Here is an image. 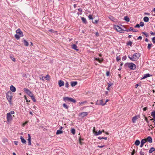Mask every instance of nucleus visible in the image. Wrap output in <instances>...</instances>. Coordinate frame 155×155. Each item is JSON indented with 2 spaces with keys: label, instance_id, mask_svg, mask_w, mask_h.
<instances>
[{
  "label": "nucleus",
  "instance_id": "f257e3e1",
  "mask_svg": "<svg viewBox=\"0 0 155 155\" xmlns=\"http://www.w3.org/2000/svg\"><path fill=\"white\" fill-rule=\"evenodd\" d=\"M16 34L15 35V38L17 40L19 39L20 37L23 36V33L22 32L21 30L19 28L16 30Z\"/></svg>",
  "mask_w": 155,
  "mask_h": 155
},
{
  "label": "nucleus",
  "instance_id": "f03ea898",
  "mask_svg": "<svg viewBox=\"0 0 155 155\" xmlns=\"http://www.w3.org/2000/svg\"><path fill=\"white\" fill-rule=\"evenodd\" d=\"M124 66L126 68L128 67L131 70H134L136 68V65L133 63H126L124 64Z\"/></svg>",
  "mask_w": 155,
  "mask_h": 155
},
{
  "label": "nucleus",
  "instance_id": "7ed1b4c3",
  "mask_svg": "<svg viewBox=\"0 0 155 155\" xmlns=\"http://www.w3.org/2000/svg\"><path fill=\"white\" fill-rule=\"evenodd\" d=\"M6 97L9 103L11 104L12 97V92L10 91L7 92L6 94Z\"/></svg>",
  "mask_w": 155,
  "mask_h": 155
},
{
  "label": "nucleus",
  "instance_id": "20e7f679",
  "mask_svg": "<svg viewBox=\"0 0 155 155\" xmlns=\"http://www.w3.org/2000/svg\"><path fill=\"white\" fill-rule=\"evenodd\" d=\"M63 101L65 102H73L75 103L76 102V101L74 99L69 97H64L63 98Z\"/></svg>",
  "mask_w": 155,
  "mask_h": 155
},
{
  "label": "nucleus",
  "instance_id": "39448f33",
  "mask_svg": "<svg viewBox=\"0 0 155 155\" xmlns=\"http://www.w3.org/2000/svg\"><path fill=\"white\" fill-rule=\"evenodd\" d=\"M7 122L9 123L12 119V116L10 113H7L6 115Z\"/></svg>",
  "mask_w": 155,
  "mask_h": 155
},
{
  "label": "nucleus",
  "instance_id": "423d86ee",
  "mask_svg": "<svg viewBox=\"0 0 155 155\" xmlns=\"http://www.w3.org/2000/svg\"><path fill=\"white\" fill-rule=\"evenodd\" d=\"M133 57H134V61H137L139 59L140 55L139 53H135L133 55Z\"/></svg>",
  "mask_w": 155,
  "mask_h": 155
},
{
  "label": "nucleus",
  "instance_id": "0eeeda50",
  "mask_svg": "<svg viewBox=\"0 0 155 155\" xmlns=\"http://www.w3.org/2000/svg\"><path fill=\"white\" fill-rule=\"evenodd\" d=\"M24 91L30 97H31V95H33V94L28 89L24 88Z\"/></svg>",
  "mask_w": 155,
  "mask_h": 155
},
{
  "label": "nucleus",
  "instance_id": "6e6552de",
  "mask_svg": "<svg viewBox=\"0 0 155 155\" xmlns=\"http://www.w3.org/2000/svg\"><path fill=\"white\" fill-rule=\"evenodd\" d=\"M115 28L117 31L120 33H123L124 31V30L120 26L118 25L116 26Z\"/></svg>",
  "mask_w": 155,
  "mask_h": 155
},
{
  "label": "nucleus",
  "instance_id": "1a4fd4ad",
  "mask_svg": "<svg viewBox=\"0 0 155 155\" xmlns=\"http://www.w3.org/2000/svg\"><path fill=\"white\" fill-rule=\"evenodd\" d=\"M96 105H101L103 106L106 104V103H103V101L102 100H97L96 103Z\"/></svg>",
  "mask_w": 155,
  "mask_h": 155
},
{
  "label": "nucleus",
  "instance_id": "9d476101",
  "mask_svg": "<svg viewBox=\"0 0 155 155\" xmlns=\"http://www.w3.org/2000/svg\"><path fill=\"white\" fill-rule=\"evenodd\" d=\"M146 142H148L151 143L152 142V139L150 136H148L146 139H144Z\"/></svg>",
  "mask_w": 155,
  "mask_h": 155
},
{
  "label": "nucleus",
  "instance_id": "9b49d317",
  "mask_svg": "<svg viewBox=\"0 0 155 155\" xmlns=\"http://www.w3.org/2000/svg\"><path fill=\"white\" fill-rule=\"evenodd\" d=\"M138 117H140L139 116L136 115L132 119V121L133 123H135L136 121V120L138 118Z\"/></svg>",
  "mask_w": 155,
  "mask_h": 155
},
{
  "label": "nucleus",
  "instance_id": "f8f14e48",
  "mask_svg": "<svg viewBox=\"0 0 155 155\" xmlns=\"http://www.w3.org/2000/svg\"><path fill=\"white\" fill-rule=\"evenodd\" d=\"M28 145L29 146L31 145V137L30 135L29 134H28Z\"/></svg>",
  "mask_w": 155,
  "mask_h": 155
},
{
  "label": "nucleus",
  "instance_id": "ddd939ff",
  "mask_svg": "<svg viewBox=\"0 0 155 155\" xmlns=\"http://www.w3.org/2000/svg\"><path fill=\"white\" fill-rule=\"evenodd\" d=\"M58 85L59 87H61L63 86L64 85V82L61 80H60L58 81Z\"/></svg>",
  "mask_w": 155,
  "mask_h": 155
},
{
  "label": "nucleus",
  "instance_id": "4468645a",
  "mask_svg": "<svg viewBox=\"0 0 155 155\" xmlns=\"http://www.w3.org/2000/svg\"><path fill=\"white\" fill-rule=\"evenodd\" d=\"M108 18L111 21L114 22H116L117 21V20L115 18L111 15H109Z\"/></svg>",
  "mask_w": 155,
  "mask_h": 155
},
{
  "label": "nucleus",
  "instance_id": "2eb2a0df",
  "mask_svg": "<svg viewBox=\"0 0 155 155\" xmlns=\"http://www.w3.org/2000/svg\"><path fill=\"white\" fill-rule=\"evenodd\" d=\"M71 47L72 49L77 51H78L79 50V49L78 48V47L75 44H73L71 45Z\"/></svg>",
  "mask_w": 155,
  "mask_h": 155
},
{
  "label": "nucleus",
  "instance_id": "dca6fc26",
  "mask_svg": "<svg viewBox=\"0 0 155 155\" xmlns=\"http://www.w3.org/2000/svg\"><path fill=\"white\" fill-rule=\"evenodd\" d=\"M10 88V90L13 92H15L16 91L15 87L13 85H11Z\"/></svg>",
  "mask_w": 155,
  "mask_h": 155
},
{
  "label": "nucleus",
  "instance_id": "f3484780",
  "mask_svg": "<svg viewBox=\"0 0 155 155\" xmlns=\"http://www.w3.org/2000/svg\"><path fill=\"white\" fill-rule=\"evenodd\" d=\"M146 142V141L145 139H143L141 141V143L140 145V147H142L143 146L144 144Z\"/></svg>",
  "mask_w": 155,
  "mask_h": 155
},
{
  "label": "nucleus",
  "instance_id": "a211bd4d",
  "mask_svg": "<svg viewBox=\"0 0 155 155\" xmlns=\"http://www.w3.org/2000/svg\"><path fill=\"white\" fill-rule=\"evenodd\" d=\"M20 139L21 140V142L23 144H26V140L22 136H21L20 137Z\"/></svg>",
  "mask_w": 155,
  "mask_h": 155
},
{
  "label": "nucleus",
  "instance_id": "6ab92c4d",
  "mask_svg": "<svg viewBox=\"0 0 155 155\" xmlns=\"http://www.w3.org/2000/svg\"><path fill=\"white\" fill-rule=\"evenodd\" d=\"M23 41L24 43V45L26 46H28L29 45L28 43V42L24 38L23 39Z\"/></svg>",
  "mask_w": 155,
  "mask_h": 155
},
{
  "label": "nucleus",
  "instance_id": "aec40b11",
  "mask_svg": "<svg viewBox=\"0 0 155 155\" xmlns=\"http://www.w3.org/2000/svg\"><path fill=\"white\" fill-rule=\"evenodd\" d=\"M80 114L82 117H84L87 115L88 113L86 112H84L81 113Z\"/></svg>",
  "mask_w": 155,
  "mask_h": 155
},
{
  "label": "nucleus",
  "instance_id": "412c9836",
  "mask_svg": "<svg viewBox=\"0 0 155 155\" xmlns=\"http://www.w3.org/2000/svg\"><path fill=\"white\" fill-rule=\"evenodd\" d=\"M151 76H152V75H150V74H145L144 75L143 77L142 78V79H145V78H146L147 77H149Z\"/></svg>",
  "mask_w": 155,
  "mask_h": 155
},
{
  "label": "nucleus",
  "instance_id": "4be33fe9",
  "mask_svg": "<svg viewBox=\"0 0 155 155\" xmlns=\"http://www.w3.org/2000/svg\"><path fill=\"white\" fill-rule=\"evenodd\" d=\"M78 84L77 81H73L71 82V86L72 87H74L76 85Z\"/></svg>",
  "mask_w": 155,
  "mask_h": 155
},
{
  "label": "nucleus",
  "instance_id": "5701e85b",
  "mask_svg": "<svg viewBox=\"0 0 155 155\" xmlns=\"http://www.w3.org/2000/svg\"><path fill=\"white\" fill-rule=\"evenodd\" d=\"M155 151V149L153 147H152L150 148V150L149 151V153H152L153 152Z\"/></svg>",
  "mask_w": 155,
  "mask_h": 155
},
{
  "label": "nucleus",
  "instance_id": "b1692460",
  "mask_svg": "<svg viewBox=\"0 0 155 155\" xmlns=\"http://www.w3.org/2000/svg\"><path fill=\"white\" fill-rule=\"evenodd\" d=\"M81 20L82 22L85 24H86L87 23V21L86 18L83 17H81Z\"/></svg>",
  "mask_w": 155,
  "mask_h": 155
},
{
  "label": "nucleus",
  "instance_id": "393cba45",
  "mask_svg": "<svg viewBox=\"0 0 155 155\" xmlns=\"http://www.w3.org/2000/svg\"><path fill=\"white\" fill-rule=\"evenodd\" d=\"M124 20L127 22H129L130 21L129 18L127 16L124 17Z\"/></svg>",
  "mask_w": 155,
  "mask_h": 155
},
{
  "label": "nucleus",
  "instance_id": "a878e982",
  "mask_svg": "<svg viewBox=\"0 0 155 155\" xmlns=\"http://www.w3.org/2000/svg\"><path fill=\"white\" fill-rule=\"evenodd\" d=\"M140 143V141L139 140H137L135 141L134 143L136 146H138L139 145Z\"/></svg>",
  "mask_w": 155,
  "mask_h": 155
},
{
  "label": "nucleus",
  "instance_id": "bb28decb",
  "mask_svg": "<svg viewBox=\"0 0 155 155\" xmlns=\"http://www.w3.org/2000/svg\"><path fill=\"white\" fill-rule=\"evenodd\" d=\"M63 133V132L62 131H61V130H57L56 133V134L58 135L62 134Z\"/></svg>",
  "mask_w": 155,
  "mask_h": 155
},
{
  "label": "nucleus",
  "instance_id": "cd10ccee",
  "mask_svg": "<svg viewBox=\"0 0 155 155\" xmlns=\"http://www.w3.org/2000/svg\"><path fill=\"white\" fill-rule=\"evenodd\" d=\"M31 99L34 102H36V100L35 99V96L34 95H31Z\"/></svg>",
  "mask_w": 155,
  "mask_h": 155
},
{
  "label": "nucleus",
  "instance_id": "c85d7f7f",
  "mask_svg": "<svg viewBox=\"0 0 155 155\" xmlns=\"http://www.w3.org/2000/svg\"><path fill=\"white\" fill-rule=\"evenodd\" d=\"M143 20L145 22H147L149 20V18L147 17H145L143 18Z\"/></svg>",
  "mask_w": 155,
  "mask_h": 155
},
{
  "label": "nucleus",
  "instance_id": "c756f323",
  "mask_svg": "<svg viewBox=\"0 0 155 155\" xmlns=\"http://www.w3.org/2000/svg\"><path fill=\"white\" fill-rule=\"evenodd\" d=\"M102 131L99 130L98 132H95V135H98L101 134Z\"/></svg>",
  "mask_w": 155,
  "mask_h": 155
},
{
  "label": "nucleus",
  "instance_id": "7c9ffc66",
  "mask_svg": "<svg viewBox=\"0 0 155 155\" xmlns=\"http://www.w3.org/2000/svg\"><path fill=\"white\" fill-rule=\"evenodd\" d=\"M71 133L73 135H74L75 134V130L74 128H72L71 130Z\"/></svg>",
  "mask_w": 155,
  "mask_h": 155
},
{
  "label": "nucleus",
  "instance_id": "2f4dec72",
  "mask_svg": "<svg viewBox=\"0 0 155 155\" xmlns=\"http://www.w3.org/2000/svg\"><path fill=\"white\" fill-rule=\"evenodd\" d=\"M132 42L131 41H129L127 43V45H130V46H132Z\"/></svg>",
  "mask_w": 155,
  "mask_h": 155
},
{
  "label": "nucleus",
  "instance_id": "473e14b6",
  "mask_svg": "<svg viewBox=\"0 0 155 155\" xmlns=\"http://www.w3.org/2000/svg\"><path fill=\"white\" fill-rule=\"evenodd\" d=\"M151 115L153 117V118H155V110L152 112Z\"/></svg>",
  "mask_w": 155,
  "mask_h": 155
},
{
  "label": "nucleus",
  "instance_id": "72a5a7b5",
  "mask_svg": "<svg viewBox=\"0 0 155 155\" xmlns=\"http://www.w3.org/2000/svg\"><path fill=\"white\" fill-rule=\"evenodd\" d=\"M132 27H130V28L128 29H126V30H124V31H126L128 32L129 31H132Z\"/></svg>",
  "mask_w": 155,
  "mask_h": 155
},
{
  "label": "nucleus",
  "instance_id": "f704fd0d",
  "mask_svg": "<svg viewBox=\"0 0 155 155\" xmlns=\"http://www.w3.org/2000/svg\"><path fill=\"white\" fill-rule=\"evenodd\" d=\"M152 45L151 43L149 44H148L147 48L149 50H150L151 49Z\"/></svg>",
  "mask_w": 155,
  "mask_h": 155
},
{
  "label": "nucleus",
  "instance_id": "c9c22d12",
  "mask_svg": "<svg viewBox=\"0 0 155 155\" xmlns=\"http://www.w3.org/2000/svg\"><path fill=\"white\" fill-rule=\"evenodd\" d=\"M142 33L144 34L146 37H149L148 34L145 32H142Z\"/></svg>",
  "mask_w": 155,
  "mask_h": 155
},
{
  "label": "nucleus",
  "instance_id": "e433bc0d",
  "mask_svg": "<svg viewBox=\"0 0 155 155\" xmlns=\"http://www.w3.org/2000/svg\"><path fill=\"white\" fill-rule=\"evenodd\" d=\"M45 78L47 80L49 81L50 79V77L48 75H47L45 77Z\"/></svg>",
  "mask_w": 155,
  "mask_h": 155
},
{
  "label": "nucleus",
  "instance_id": "4c0bfd02",
  "mask_svg": "<svg viewBox=\"0 0 155 155\" xmlns=\"http://www.w3.org/2000/svg\"><path fill=\"white\" fill-rule=\"evenodd\" d=\"M116 60L117 61H119L120 60V56H117L116 57Z\"/></svg>",
  "mask_w": 155,
  "mask_h": 155
},
{
  "label": "nucleus",
  "instance_id": "58836bf2",
  "mask_svg": "<svg viewBox=\"0 0 155 155\" xmlns=\"http://www.w3.org/2000/svg\"><path fill=\"white\" fill-rule=\"evenodd\" d=\"M63 106L65 108L67 109H68V106L67 105H66L65 104H63Z\"/></svg>",
  "mask_w": 155,
  "mask_h": 155
},
{
  "label": "nucleus",
  "instance_id": "ea45409f",
  "mask_svg": "<svg viewBox=\"0 0 155 155\" xmlns=\"http://www.w3.org/2000/svg\"><path fill=\"white\" fill-rule=\"evenodd\" d=\"M87 101H85L83 102H79V104L80 105H81L82 104H83L84 103H87Z\"/></svg>",
  "mask_w": 155,
  "mask_h": 155
},
{
  "label": "nucleus",
  "instance_id": "a19ab883",
  "mask_svg": "<svg viewBox=\"0 0 155 155\" xmlns=\"http://www.w3.org/2000/svg\"><path fill=\"white\" fill-rule=\"evenodd\" d=\"M128 58L132 61H134V57H133V56L132 57H130V56H129V55L128 56Z\"/></svg>",
  "mask_w": 155,
  "mask_h": 155
},
{
  "label": "nucleus",
  "instance_id": "79ce46f5",
  "mask_svg": "<svg viewBox=\"0 0 155 155\" xmlns=\"http://www.w3.org/2000/svg\"><path fill=\"white\" fill-rule=\"evenodd\" d=\"M140 25V26H141V27H143L144 26V23L142 21V22H141L140 23V25Z\"/></svg>",
  "mask_w": 155,
  "mask_h": 155
},
{
  "label": "nucleus",
  "instance_id": "37998d69",
  "mask_svg": "<svg viewBox=\"0 0 155 155\" xmlns=\"http://www.w3.org/2000/svg\"><path fill=\"white\" fill-rule=\"evenodd\" d=\"M65 87L67 88H68L69 87V84L68 82H67L65 84Z\"/></svg>",
  "mask_w": 155,
  "mask_h": 155
},
{
  "label": "nucleus",
  "instance_id": "c03bdc74",
  "mask_svg": "<svg viewBox=\"0 0 155 155\" xmlns=\"http://www.w3.org/2000/svg\"><path fill=\"white\" fill-rule=\"evenodd\" d=\"M152 40L153 43L155 44V37L153 38L152 39Z\"/></svg>",
  "mask_w": 155,
  "mask_h": 155
},
{
  "label": "nucleus",
  "instance_id": "a18cd8bd",
  "mask_svg": "<svg viewBox=\"0 0 155 155\" xmlns=\"http://www.w3.org/2000/svg\"><path fill=\"white\" fill-rule=\"evenodd\" d=\"M126 58H127V57L126 56H125L122 57V60L123 61H124L126 59Z\"/></svg>",
  "mask_w": 155,
  "mask_h": 155
},
{
  "label": "nucleus",
  "instance_id": "49530a36",
  "mask_svg": "<svg viewBox=\"0 0 155 155\" xmlns=\"http://www.w3.org/2000/svg\"><path fill=\"white\" fill-rule=\"evenodd\" d=\"M103 59H102L101 60L99 58L98 59V61L100 63H101L103 61Z\"/></svg>",
  "mask_w": 155,
  "mask_h": 155
},
{
  "label": "nucleus",
  "instance_id": "de8ad7c7",
  "mask_svg": "<svg viewBox=\"0 0 155 155\" xmlns=\"http://www.w3.org/2000/svg\"><path fill=\"white\" fill-rule=\"evenodd\" d=\"M8 113H10V115L13 114L15 113V112L13 110H11L10 112Z\"/></svg>",
  "mask_w": 155,
  "mask_h": 155
},
{
  "label": "nucleus",
  "instance_id": "09e8293b",
  "mask_svg": "<svg viewBox=\"0 0 155 155\" xmlns=\"http://www.w3.org/2000/svg\"><path fill=\"white\" fill-rule=\"evenodd\" d=\"M14 143L16 145H17L18 144V141H14Z\"/></svg>",
  "mask_w": 155,
  "mask_h": 155
},
{
  "label": "nucleus",
  "instance_id": "8fccbe9b",
  "mask_svg": "<svg viewBox=\"0 0 155 155\" xmlns=\"http://www.w3.org/2000/svg\"><path fill=\"white\" fill-rule=\"evenodd\" d=\"M24 97H25V99L26 100V101L27 102H30V100L29 101L27 99V98L25 96H24Z\"/></svg>",
  "mask_w": 155,
  "mask_h": 155
},
{
  "label": "nucleus",
  "instance_id": "3c124183",
  "mask_svg": "<svg viewBox=\"0 0 155 155\" xmlns=\"http://www.w3.org/2000/svg\"><path fill=\"white\" fill-rule=\"evenodd\" d=\"M135 153V149H134L133 150L132 152L131 153V155H134Z\"/></svg>",
  "mask_w": 155,
  "mask_h": 155
},
{
  "label": "nucleus",
  "instance_id": "603ef678",
  "mask_svg": "<svg viewBox=\"0 0 155 155\" xmlns=\"http://www.w3.org/2000/svg\"><path fill=\"white\" fill-rule=\"evenodd\" d=\"M135 28H139L140 27V25L139 24H137L135 26H134Z\"/></svg>",
  "mask_w": 155,
  "mask_h": 155
},
{
  "label": "nucleus",
  "instance_id": "864d4df0",
  "mask_svg": "<svg viewBox=\"0 0 155 155\" xmlns=\"http://www.w3.org/2000/svg\"><path fill=\"white\" fill-rule=\"evenodd\" d=\"M106 76H109V74H110V72L109 71H107L106 72Z\"/></svg>",
  "mask_w": 155,
  "mask_h": 155
},
{
  "label": "nucleus",
  "instance_id": "5fc2aeb1",
  "mask_svg": "<svg viewBox=\"0 0 155 155\" xmlns=\"http://www.w3.org/2000/svg\"><path fill=\"white\" fill-rule=\"evenodd\" d=\"M78 11L80 12V13H82V9L81 8H78Z\"/></svg>",
  "mask_w": 155,
  "mask_h": 155
},
{
  "label": "nucleus",
  "instance_id": "6e6d98bb",
  "mask_svg": "<svg viewBox=\"0 0 155 155\" xmlns=\"http://www.w3.org/2000/svg\"><path fill=\"white\" fill-rule=\"evenodd\" d=\"M132 31L134 32H137V30L134 29L132 27Z\"/></svg>",
  "mask_w": 155,
  "mask_h": 155
},
{
  "label": "nucleus",
  "instance_id": "4d7b16f0",
  "mask_svg": "<svg viewBox=\"0 0 155 155\" xmlns=\"http://www.w3.org/2000/svg\"><path fill=\"white\" fill-rule=\"evenodd\" d=\"M150 34L152 35H155V32H153L152 31H150Z\"/></svg>",
  "mask_w": 155,
  "mask_h": 155
},
{
  "label": "nucleus",
  "instance_id": "13d9d810",
  "mask_svg": "<svg viewBox=\"0 0 155 155\" xmlns=\"http://www.w3.org/2000/svg\"><path fill=\"white\" fill-rule=\"evenodd\" d=\"M144 117H145V120L146 121V122L147 123H149V121L148 120L147 118V117H145V116H144Z\"/></svg>",
  "mask_w": 155,
  "mask_h": 155
},
{
  "label": "nucleus",
  "instance_id": "bf43d9fd",
  "mask_svg": "<svg viewBox=\"0 0 155 155\" xmlns=\"http://www.w3.org/2000/svg\"><path fill=\"white\" fill-rule=\"evenodd\" d=\"M147 110V107H144L143 109V110L144 111H146Z\"/></svg>",
  "mask_w": 155,
  "mask_h": 155
},
{
  "label": "nucleus",
  "instance_id": "052dcab7",
  "mask_svg": "<svg viewBox=\"0 0 155 155\" xmlns=\"http://www.w3.org/2000/svg\"><path fill=\"white\" fill-rule=\"evenodd\" d=\"M98 20H95L94 21H93V23L94 24H96L98 22Z\"/></svg>",
  "mask_w": 155,
  "mask_h": 155
},
{
  "label": "nucleus",
  "instance_id": "680f3d73",
  "mask_svg": "<svg viewBox=\"0 0 155 155\" xmlns=\"http://www.w3.org/2000/svg\"><path fill=\"white\" fill-rule=\"evenodd\" d=\"M105 146L104 145H103V146H99V145H98L97 146V147H99V148H102L104 146Z\"/></svg>",
  "mask_w": 155,
  "mask_h": 155
},
{
  "label": "nucleus",
  "instance_id": "e2e57ef3",
  "mask_svg": "<svg viewBox=\"0 0 155 155\" xmlns=\"http://www.w3.org/2000/svg\"><path fill=\"white\" fill-rule=\"evenodd\" d=\"M88 17H89V19H93V17L91 15H89Z\"/></svg>",
  "mask_w": 155,
  "mask_h": 155
},
{
  "label": "nucleus",
  "instance_id": "0e129e2a",
  "mask_svg": "<svg viewBox=\"0 0 155 155\" xmlns=\"http://www.w3.org/2000/svg\"><path fill=\"white\" fill-rule=\"evenodd\" d=\"M140 155H144V153L142 151H140Z\"/></svg>",
  "mask_w": 155,
  "mask_h": 155
},
{
  "label": "nucleus",
  "instance_id": "69168bd1",
  "mask_svg": "<svg viewBox=\"0 0 155 155\" xmlns=\"http://www.w3.org/2000/svg\"><path fill=\"white\" fill-rule=\"evenodd\" d=\"M142 38L141 36H139V37H138L137 39H140V40H141Z\"/></svg>",
  "mask_w": 155,
  "mask_h": 155
},
{
  "label": "nucleus",
  "instance_id": "338daca9",
  "mask_svg": "<svg viewBox=\"0 0 155 155\" xmlns=\"http://www.w3.org/2000/svg\"><path fill=\"white\" fill-rule=\"evenodd\" d=\"M95 127H94V128H93V133L95 134Z\"/></svg>",
  "mask_w": 155,
  "mask_h": 155
},
{
  "label": "nucleus",
  "instance_id": "774afa93",
  "mask_svg": "<svg viewBox=\"0 0 155 155\" xmlns=\"http://www.w3.org/2000/svg\"><path fill=\"white\" fill-rule=\"evenodd\" d=\"M83 140L82 139H81V138H80L79 139V143H80L81 144V140Z\"/></svg>",
  "mask_w": 155,
  "mask_h": 155
}]
</instances>
